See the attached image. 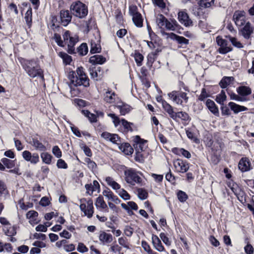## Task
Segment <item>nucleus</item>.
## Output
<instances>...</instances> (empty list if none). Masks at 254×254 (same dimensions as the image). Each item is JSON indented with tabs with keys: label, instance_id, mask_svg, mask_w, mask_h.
<instances>
[{
	"label": "nucleus",
	"instance_id": "6",
	"mask_svg": "<svg viewBox=\"0 0 254 254\" xmlns=\"http://www.w3.org/2000/svg\"><path fill=\"white\" fill-rule=\"evenodd\" d=\"M235 24L238 27L244 26L247 22L246 21V12L243 10L236 11L233 16Z\"/></svg>",
	"mask_w": 254,
	"mask_h": 254
},
{
	"label": "nucleus",
	"instance_id": "38",
	"mask_svg": "<svg viewBox=\"0 0 254 254\" xmlns=\"http://www.w3.org/2000/svg\"><path fill=\"white\" fill-rule=\"evenodd\" d=\"M175 117L174 120H176L177 118L181 119L184 121L189 122L190 120V118L188 114L185 112H179L176 113L175 114Z\"/></svg>",
	"mask_w": 254,
	"mask_h": 254
},
{
	"label": "nucleus",
	"instance_id": "42",
	"mask_svg": "<svg viewBox=\"0 0 254 254\" xmlns=\"http://www.w3.org/2000/svg\"><path fill=\"white\" fill-rule=\"evenodd\" d=\"M226 99V95L224 90H222L220 94L217 95L216 97V101L222 105H224V102Z\"/></svg>",
	"mask_w": 254,
	"mask_h": 254
},
{
	"label": "nucleus",
	"instance_id": "22",
	"mask_svg": "<svg viewBox=\"0 0 254 254\" xmlns=\"http://www.w3.org/2000/svg\"><path fill=\"white\" fill-rule=\"evenodd\" d=\"M168 36L171 39L176 40L180 44L188 45L189 44V40L183 36L177 35L174 33H170Z\"/></svg>",
	"mask_w": 254,
	"mask_h": 254
},
{
	"label": "nucleus",
	"instance_id": "62",
	"mask_svg": "<svg viewBox=\"0 0 254 254\" xmlns=\"http://www.w3.org/2000/svg\"><path fill=\"white\" fill-rule=\"evenodd\" d=\"M93 209L94 207H91V206L87 207V208L85 209V211L83 212L84 215L85 216H87V217L89 218H91L94 213Z\"/></svg>",
	"mask_w": 254,
	"mask_h": 254
},
{
	"label": "nucleus",
	"instance_id": "16",
	"mask_svg": "<svg viewBox=\"0 0 254 254\" xmlns=\"http://www.w3.org/2000/svg\"><path fill=\"white\" fill-rule=\"evenodd\" d=\"M174 164L175 168L181 173L186 172L189 169V164L180 159L177 160Z\"/></svg>",
	"mask_w": 254,
	"mask_h": 254
},
{
	"label": "nucleus",
	"instance_id": "29",
	"mask_svg": "<svg viewBox=\"0 0 254 254\" xmlns=\"http://www.w3.org/2000/svg\"><path fill=\"white\" fill-rule=\"evenodd\" d=\"M160 51V50L157 49L155 52H152L148 55L147 65L148 67H151L152 66V64L157 59L158 54Z\"/></svg>",
	"mask_w": 254,
	"mask_h": 254
},
{
	"label": "nucleus",
	"instance_id": "27",
	"mask_svg": "<svg viewBox=\"0 0 254 254\" xmlns=\"http://www.w3.org/2000/svg\"><path fill=\"white\" fill-rule=\"evenodd\" d=\"M206 106L212 113L215 115H218V109L213 101L207 99L206 102Z\"/></svg>",
	"mask_w": 254,
	"mask_h": 254
},
{
	"label": "nucleus",
	"instance_id": "41",
	"mask_svg": "<svg viewBox=\"0 0 254 254\" xmlns=\"http://www.w3.org/2000/svg\"><path fill=\"white\" fill-rule=\"evenodd\" d=\"M1 162L8 169H11L15 166V162L13 160H11L6 158H3L1 159Z\"/></svg>",
	"mask_w": 254,
	"mask_h": 254
},
{
	"label": "nucleus",
	"instance_id": "31",
	"mask_svg": "<svg viewBox=\"0 0 254 254\" xmlns=\"http://www.w3.org/2000/svg\"><path fill=\"white\" fill-rule=\"evenodd\" d=\"M234 78L232 76H224L219 82V85L222 88H226L234 80Z\"/></svg>",
	"mask_w": 254,
	"mask_h": 254
},
{
	"label": "nucleus",
	"instance_id": "26",
	"mask_svg": "<svg viewBox=\"0 0 254 254\" xmlns=\"http://www.w3.org/2000/svg\"><path fill=\"white\" fill-rule=\"evenodd\" d=\"M87 192L90 194H92L94 191L99 190L100 189V185L97 181H94L93 184H86L85 186Z\"/></svg>",
	"mask_w": 254,
	"mask_h": 254
},
{
	"label": "nucleus",
	"instance_id": "44",
	"mask_svg": "<svg viewBox=\"0 0 254 254\" xmlns=\"http://www.w3.org/2000/svg\"><path fill=\"white\" fill-rule=\"evenodd\" d=\"M41 157L43 162L47 164H50L52 156L47 152H43L41 154Z\"/></svg>",
	"mask_w": 254,
	"mask_h": 254
},
{
	"label": "nucleus",
	"instance_id": "49",
	"mask_svg": "<svg viewBox=\"0 0 254 254\" xmlns=\"http://www.w3.org/2000/svg\"><path fill=\"white\" fill-rule=\"evenodd\" d=\"M138 196L139 199L144 200L147 198L148 193L144 189L140 188L137 190Z\"/></svg>",
	"mask_w": 254,
	"mask_h": 254
},
{
	"label": "nucleus",
	"instance_id": "18",
	"mask_svg": "<svg viewBox=\"0 0 254 254\" xmlns=\"http://www.w3.org/2000/svg\"><path fill=\"white\" fill-rule=\"evenodd\" d=\"M99 239L103 245H106L111 243L113 241V237L111 234L103 231L100 234Z\"/></svg>",
	"mask_w": 254,
	"mask_h": 254
},
{
	"label": "nucleus",
	"instance_id": "9",
	"mask_svg": "<svg viewBox=\"0 0 254 254\" xmlns=\"http://www.w3.org/2000/svg\"><path fill=\"white\" fill-rule=\"evenodd\" d=\"M217 44L220 47L218 49L219 53L226 54L232 50V48L227 46V42L220 36H217L216 39Z\"/></svg>",
	"mask_w": 254,
	"mask_h": 254
},
{
	"label": "nucleus",
	"instance_id": "40",
	"mask_svg": "<svg viewBox=\"0 0 254 254\" xmlns=\"http://www.w3.org/2000/svg\"><path fill=\"white\" fill-rule=\"evenodd\" d=\"M77 52L80 56H85L88 52V46L87 44L82 43L77 49Z\"/></svg>",
	"mask_w": 254,
	"mask_h": 254
},
{
	"label": "nucleus",
	"instance_id": "61",
	"mask_svg": "<svg viewBox=\"0 0 254 254\" xmlns=\"http://www.w3.org/2000/svg\"><path fill=\"white\" fill-rule=\"evenodd\" d=\"M52 153L57 158H60L62 156V151L58 146H54L52 149Z\"/></svg>",
	"mask_w": 254,
	"mask_h": 254
},
{
	"label": "nucleus",
	"instance_id": "21",
	"mask_svg": "<svg viewBox=\"0 0 254 254\" xmlns=\"http://www.w3.org/2000/svg\"><path fill=\"white\" fill-rule=\"evenodd\" d=\"M116 97L117 95L115 93L109 89L106 91L104 95V101L109 103H113L115 102Z\"/></svg>",
	"mask_w": 254,
	"mask_h": 254
},
{
	"label": "nucleus",
	"instance_id": "60",
	"mask_svg": "<svg viewBox=\"0 0 254 254\" xmlns=\"http://www.w3.org/2000/svg\"><path fill=\"white\" fill-rule=\"evenodd\" d=\"M5 234L8 236H13L15 235L16 234V226H13L12 227H10L8 229L5 231Z\"/></svg>",
	"mask_w": 254,
	"mask_h": 254
},
{
	"label": "nucleus",
	"instance_id": "47",
	"mask_svg": "<svg viewBox=\"0 0 254 254\" xmlns=\"http://www.w3.org/2000/svg\"><path fill=\"white\" fill-rule=\"evenodd\" d=\"M24 19L27 24L30 26L32 23V11L31 8H29L25 13Z\"/></svg>",
	"mask_w": 254,
	"mask_h": 254
},
{
	"label": "nucleus",
	"instance_id": "55",
	"mask_svg": "<svg viewBox=\"0 0 254 254\" xmlns=\"http://www.w3.org/2000/svg\"><path fill=\"white\" fill-rule=\"evenodd\" d=\"M54 39L58 46L64 47V41L62 40L60 34L55 33L54 36Z\"/></svg>",
	"mask_w": 254,
	"mask_h": 254
},
{
	"label": "nucleus",
	"instance_id": "37",
	"mask_svg": "<svg viewBox=\"0 0 254 254\" xmlns=\"http://www.w3.org/2000/svg\"><path fill=\"white\" fill-rule=\"evenodd\" d=\"M95 205L97 207H100L102 209L107 208L105 211L108 212L107 205L104 201L103 196H99L97 198Z\"/></svg>",
	"mask_w": 254,
	"mask_h": 254
},
{
	"label": "nucleus",
	"instance_id": "7",
	"mask_svg": "<svg viewBox=\"0 0 254 254\" xmlns=\"http://www.w3.org/2000/svg\"><path fill=\"white\" fill-rule=\"evenodd\" d=\"M178 19L179 21L186 27L193 25V22L186 10L180 11L178 12Z\"/></svg>",
	"mask_w": 254,
	"mask_h": 254
},
{
	"label": "nucleus",
	"instance_id": "11",
	"mask_svg": "<svg viewBox=\"0 0 254 254\" xmlns=\"http://www.w3.org/2000/svg\"><path fill=\"white\" fill-rule=\"evenodd\" d=\"M101 136L106 140L110 141L114 144L118 145L121 144V138L117 134L105 131L102 133Z\"/></svg>",
	"mask_w": 254,
	"mask_h": 254
},
{
	"label": "nucleus",
	"instance_id": "12",
	"mask_svg": "<svg viewBox=\"0 0 254 254\" xmlns=\"http://www.w3.org/2000/svg\"><path fill=\"white\" fill-rule=\"evenodd\" d=\"M60 19L61 24L64 26H67L71 21L72 15L68 10H62L60 11Z\"/></svg>",
	"mask_w": 254,
	"mask_h": 254
},
{
	"label": "nucleus",
	"instance_id": "35",
	"mask_svg": "<svg viewBox=\"0 0 254 254\" xmlns=\"http://www.w3.org/2000/svg\"><path fill=\"white\" fill-rule=\"evenodd\" d=\"M132 21L134 25L137 27H141L143 26V18L141 14L139 13V14L134 15L132 18Z\"/></svg>",
	"mask_w": 254,
	"mask_h": 254
},
{
	"label": "nucleus",
	"instance_id": "13",
	"mask_svg": "<svg viewBox=\"0 0 254 254\" xmlns=\"http://www.w3.org/2000/svg\"><path fill=\"white\" fill-rule=\"evenodd\" d=\"M240 30L242 36L246 39L251 38V35L253 33L254 29L249 21H248Z\"/></svg>",
	"mask_w": 254,
	"mask_h": 254
},
{
	"label": "nucleus",
	"instance_id": "32",
	"mask_svg": "<svg viewBox=\"0 0 254 254\" xmlns=\"http://www.w3.org/2000/svg\"><path fill=\"white\" fill-rule=\"evenodd\" d=\"M105 181L107 185L111 187L113 190H118L121 188V186L115 181L111 177H107L105 179Z\"/></svg>",
	"mask_w": 254,
	"mask_h": 254
},
{
	"label": "nucleus",
	"instance_id": "14",
	"mask_svg": "<svg viewBox=\"0 0 254 254\" xmlns=\"http://www.w3.org/2000/svg\"><path fill=\"white\" fill-rule=\"evenodd\" d=\"M167 19L163 14L159 15L156 18V23L160 29V32L162 35L168 36L170 34L166 32L164 29V27H165V23L167 22Z\"/></svg>",
	"mask_w": 254,
	"mask_h": 254
},
{
	"label": "nucleus",
	"instance_id": "8",
	"mask_svg": "<svg viewBox=\"0 0 254 254\" xmlns=\"http://www.w3.org/2000/svg\"><path fill=\"white\" fill-rule=\"evenodd\" d=\"M75 73L79 79L78 83H80V84L84 87H88L90 85L89 79L85 74L84 68L82 66L77 67Z\"/></svg>",
	"mask_w": 254,
	"mask_h": 254
},
{
	"label": "nucleus",
	"instance_id": "30",
	"mask_svg": "<svg viewBox=\"0 0 254 254\" xmlns=\"http://www.w3.org/2000/svg\"><path fill=\"white\" fill-rule=\"evenodd\" d=\"M162 106L164 110L169 115L170 117L173 119H174L176 113L174 112L172 106L166 101H163Z\"/></svg>",
	"mask_w": 254,
	"mask_h": 254
},
{
	"label": "nucleus",
	"instance_id": "39",
	"mask_svg": "<svg viewBox=\"0 0 254 254\" xmlns=\"http://www.w3.org/2000/svg\"><path fill=\"white\" fill-rule=\"evenodd\" d=\"M110 251L115 254H124V253L121 251L122 247L116 243L111 245Z\"/></svg>",
	"mask_w": 254,
	"mask_h": 254
},
{
	"label": "nucleus",
	"instance_id": "59",
	"mask_svg": "<svg viewBox=\"0 0 254 254\" xmlns=\"http://www.w3.org/2000/svg\"><path fill=\"white\" fill-rule=\"evenodd\" d=\"M103 194L108 199V200H111L114 196V193L109 189L104 190L103 191Z\"/></svg>",
	"mask_w": 254,
	"mask_h": 254
},
{
	"label": "nucleus",
	"instance_id": "45",
	"mask_svg": "<svg viewBox=\"0 0 254 254\" xmlns=\"http://www.w3.org/2000/svg\"><path fill=\"white\" fill-rule=\"evenodd\" d=\"M89 72L91 76V77L94 79V80H98V77L101 76H99V74L98 72V71L96 70L95 65H92L89 67Z\"/></svg>",
	"mask_w": 254,
	"mask_h": 254
},
{
	"label": "nucleus",
	"instance_id": "1",
	"mask_svg": "<svg viewBox=\"0 0 254 254\" xmlns=\"http://www.w3.org/2000/svg\"><path fill=\"white\" fill-rule=\"evenodd\" d=\"M19 62L28 75L32 78L39 76L44 78L42 70L34 60H27L21 58Z\"/></svg>",
	"mask_w": 254,
	"mask_h": 254
},
{
	"label": "nucleus",
	"instance_id": "52",
	"mask_svg": "<svg viewBox=\"0 0 254 254\" xmlns=\"http://www.w3.org/2000/svg\"><path fill=\"white\" fill-rule=\"evenodd\" d=\"M101 51L100 46L97 45L95 43H91L90 53L91 54H95L99 53Z\"/></svg>",
	"mask_w": 254,
	"mask_h": 254
},
{
	"label": "nucleus",
	"instance_id": "23",
	"mask_svg": "<svg viewBox=\"0 0 254 254\" xmlns=\"http://www.w3.org/2000/svg\"><path fill=\"white\" fill-rule=\"evenodd\" d=\"M237 92L241 97H245L252 93L251 88L246 86H240L237 88Z\"/></svg>",
	"mask_w": 254,
	"mask_h": 254
},
{
	"label": "nucleus",
	"instance_id": "10",
	"mask_svg": "<svg viewBox=\"0 0 254 254\" xmlns=\"http://www.w3.org/2000/svg\"><path fill=\"white\" fill-rule=\"evenodd\" d=\"M23 159L31 164H36L39 162V155L37 153L32 154L29 151L25 150L22 152Z\"/></svg>",
	"mask_w": 254,
	"mask_h": 254
},
{
	"label": "nucleus",
	"instance_id": "46",
	"mask_svg": "<svg viewBox=\"0 0 254 254\" xmlns=\"http://www.w3.org/2000/svg\"><path fill=\"white\" fill-rule=\"evenodd\" d=\"M119 245L127 249H129V243L127 239L125 237H120L118 239Z\"/></svg>",
	"mask_w": 254,
	"mask_h": 254
},
{
	"label": "nucleus",
	"instance_id": "54",
	"mask_svg": "<svg viewBox=\"0 0 254 254\" xmlns=\"http://www.w3.org/2000/svg\"><path fill=\"white\" fill-rule=\"evenodd\" d=\"M177 197L181 202H185L188 198L187 194L182 190H179L178 192Z\"/></svg>",
	"mask_w": 254,
	"mask_h": 254
},
{
	"label": "nucleus",
	"instance_id": "25",
	"mask_svg": "<svg viewBox=\"0 0 254 254\" xmlns=\"http://www.w3.org/2000/svg\"><path fill=\"white\" fill-rule=\"evenodd\" d=\"M152 241L154 247L157 251L159 252H163L164 251V248L162 245L161 242L158 236L152 235Z\"/></svg>",
	"mask_w": 254,
	"mask_h": 254
},
{
	"label": "nucleus",
	"instance_id": "5",
	"mask_svg": "<svg viewBox=\"0 0 254 254\" xmlns=\"http://www.w3.org/2000/svg\"><path fill=\"white\" fill-rule=\"evenodd\" d=\"M125 180L127 183L132 186L141 183L142 179L135 170L132 169H128L125 171Z\"/></svg>",
	"mask_w": 254,
	"mask_h": 254
},
{
	"label": "nucleus",
	"instance_id": "34",
	"mask_svg": "<svg viewBox=\"0 0 254 254\" xmlns=\"http://www.w3.org/2000/svg\"><path fill=\"white\" fill-rule=\"evenodd\" d=\"M68 78L70 80L71 83L74 86H81L80 83H78L79 79L77 77V75L75 71H72L69 72L68 74Z\"/></svg>",
	"mask_w": 254,
	"mask_h": 254
},
{
	"label": "nucleus",
	"instance_id": "48",
	"mask_svg": "<svg viewBox=\"0 0 254 254\" xmlns=\"http://www.w3.org/2000/svg\"><path fill=\"white\" fill-rule=\"evenodd\" d=\"M134 58L137 66H141L143 60V56L139 52H135Z\"/></svg>",
	"mask_w": 254,
	"mask_h": 254
},
{
	"label": "nucleus",
	"instance_id": "28",
	"mask_svg": "<svg viewBox=\"0 0 254 254\" xmlns=\"http://www.w3.org/2000/svg\"><path fill=\"white\" fill-rule=\"evenodd\" d=\"M179 26V24L175 19H171L170 20L167 19L165 27L167 30L175 31Z\"/></svg>",
	"mask_w": 254,
	"mask_h": 254
},
{
	"label": "nucleus",
	"instance_id": "3",
	"mask_svg": "<svg viewBox=\"0 0 254 254\" xmlns=\"http://www.w3.org/2000/svg\"><path fill=\"white\" fill-rule=\"evenodd\" d=\"M64 43L67 45V52L70 54L75 53L74 46L78 41V37L75 35L74 37L70 35L69 31H66L63 35Z\"/></svg>",
	"mask_w": 254,
	"mask_h": 254
},
{
	"label": "nucleus",
	"instance_id": "57",
	"mask_svg": "<svg viewBox=\"0 0 254 254\" xmlns=\"http://www.w3.org/2000/svg\"><path fill=\"white\" fill-rule=\"evenodd\" d=\"M120 196L125 200H128L130 198V195L124 189H122L119 192Z\"/></svg>",
	"mask_w": 254,
	"mask_h": 254
},
{
	"label": "nucleus",
	"instance_id": "63",
	"mask_svg": "<svg viewBox=\"0 0 254 254\" xmlns=\"http://www.w3.org/2000/svg\"><path fill=\"white\" fill-rule=\"evenodd\" d=\"M38 215L37 211L34 210H30L26 214V217L27 219H34Z\"/></svg>",
	"mask_w": 254,
	"mask_h": 254
},
{
	"label": "nucleus",
	"instance_id": "4",
	"mask_svg": "<svg viewBox=\"0 0 254 254\" xmlns=\"http://www.w3.org/2000/svg\"><path fill=\"white\" fill-rule=\"evenodd\" d=\"M168 97L175 103L182 105L183 102L187 103L189 100L187 94L182 91H173L168 94Z\"/></svg>",
	"mask_w": 254,
	"mask_h": 254
},
{
	"label": "nucleus",
	"instance_id": "58",
	"mask_svg": "<svg viewBox=\"0 0 254 254\" xmlns=\"http://www.w3.org/2000/svg\"><path fill=\"white\" fill-rule=\"evenodd\" d=\"M57 166V167L60 169H66L68 167L67 164L64 160L62 159H59V160H58Z\"/></svg>",
	"mask_w": 254,
	"mask_h": 254
},
{
	"label": "nucleus",
	"instance_id": "33",
	"mask_svg": "<svg viewBox=\"0 0 254 254\" xmlns=\"http://www.w3.org/2000/svg\"><path fill=\"white\" fill-rule=\"evenodd\" d=\"M31 144L34 146L36 150H39L41 151H44L46 150V146L42 144L37 139L33 138L31 142Z\"/></svg>",
	"mask_w": 254,
	"mask_h": 254
},
{
	"label": "nucleus",
	"instance_id": "51",
	"mask_svg": "<svg viewBox=\"0 0 254 254\" xmlns=\"http://www.w3.org/2000/svg\"><path fill=\"white\" fill-rule=\"evenodd\" d=\"M61 57L63 59L64 62L66 64H69L72 61L71 57L64 53H60Z\"/></svg>",
	"mask_w": 254,
	"mask_h": 254
},
{
	"label": "nucleus",
	"instance_id": "50",
	"mask_svg": "<svg viewBox=\"0 0 254 254\" xmlns=\"http://www.w3.org/2000/svg\"><path fill=\"white\" fill-rule=\"evenodd\" d=\"M108 116L112 118L113 122L115 127H117L121 123V120L115 114L110 113Z\"/></svg>",
	"mask_w": 254,
	"mask_h": 254
},
{
	"label": "nucleus",
	"instance_id": "36",
	"mask_svg": "<svg viewBox=\"0 0 254 254\" xmlns=\"http://www.w3.org/2000/svg\"><path fill=\"white\" fill-rule=\"evenodd\" d=\"M117 107L120 109L121 115L123 116L128 113L131 111V107L130 106L122 103L121 105L117 106Z\"/></svg>",
	"mask_w": 254,
	"mask_h": 254
},
{
	"label": "nucleus",
	"instance_id": "20",
	"mask_svg": "<svg viewBox=\"0 0 254 254\" xmlns=\"http://www.w3.org/2000/svg\"><path fill=\"white\" fill-rule=\"evenodd\" d=\"M106 60L105 57L102 55H96L92 56L89 59V62L95 65L97 64H102L106 62Z\"/></svg>",
	"mask_w": 254,
	"mask_h": 254
},
{
	"label": "nucleus",
	"instance_id": "64",
	"mask_svg": "<svg viewBox=\"0 0 254 254\" xmlns=\"http://www.w3.org/2000/svg\"><path fill=\"white\" fill-rule=\"evenodd\" d=\"M129 13L132 17L136 15L139 13L137 11V7L135 5L130 6L129 7Z\"/></svg>",
	"mask_w": 254,
	"mask_h": 254
},
{
	"label": "nucleus",
	"instance_id": "2",
	"mask_svg": "<svg viewBox=\"0 0 254 254\" xmlns=\"http://www.w3.org/2000/svg\"><path fill=\"white\" fill-rule=\"evenodd\" d=\"M70 9L74 16L80 18H84L88 13L87 6L79 1L73 2L70 6Z\"/></svg>",
	"mask_w": 254,
	"mask_h": 254
},
{
	"label": "nucleus",
	"instance_id": "53",
	"mask_svg": "<svg viewBox=\"0 0 254 254\" xmlns=\"http://www.w3.org/2000/svg\"><path fill=\"white\" fill-rule=\"evenodd\" d=\"M121 123L122 126L127 131H132V129L131 127V125H132V123L127 122L124 119L121 120Z\"/></svg>",
	"mask_w": 254,
	"mask_h": 254
},
{
	"label": "nucleus",
	"instance_id": "15",
	"mask_svg": "<svg viewBox=\"0 0 254 254\" xmlns=\"http://www.w3.org/2000/svg\"><path fill=\"white\" fill-rule=\"evenodd\" d=\"M239 169L242 172H247L252 169L251 164L247 157L242 158L238 164Z\"/></svg>",
	"mask_w": 254,
	"mask_h": 254
},
{
	"label": "nucleus",
	"instance_id": "24",
	"mask_svg": "<svg viewBox=\"0 0 254 254\" xmlns=\"http://www.w3.org/2000/svg\"><path fill=\"white\" fill-rule=\"evenodd\" d=\"M119 148L126 155H131L133 152V149L128 143H123L119 144Z\"/></svg>",
	"mask_w": 254,
	"mask_h": 254
},
{
	"label": "nucleus",
	"instance_id": "19",
	"mask_svg": "<svg viewBox=\"0 0 254 254\" xmlns=\"http://www.w3.org/2000/svg\"><path fill=\"white\" fill-rule=\"evenodd\" d=\"M231 110L233 111L234 113L237 114L239 112L247 111L248 109L247 107L239 105L234 102H230L228 104Z\"/></svg>",
	"mask_w": 254,
	"mask_h": 254
},
{
	"label": "nucleus",
	"instance_id": "43",
	"mask_svg": "<svg viewBox=\"0 0 254 254\" xmlns=\"http://www.w3.org/2000/svg\"><path fill=\"white\" fill-rule=\"evenodd\" d=\"M228 95L230 97V99L231 100H234L237 101H246L247 100V98L246 97H243L240 96V95H237L235 93L229 91H227Z\"/></svg>",
	"mask_w": 254,
	"mask_h": 254
},
{
	"label": "nucleus",
	"instance_id": "56",
	"mask_svg": "<svg viewBox=\"0 0 254 254\" xmlns=\"http://www.w3.org/2000/svg\"><path fill=\"white\" fill-rule=\"evenodd\" d=\"M229 40L234 46L238 48H241L243 47L242 44L240 42L238 41L236 38L230 37Z\"/></svg>",
	"mask_w": 254,
	"mask_h": 254
},
{
	"label": "nucleus",
	"instance_id": "17",
	"mask_svg": "<svg viewBox=\"0 0 254 254\" xmlns=\"http://www.w3.org/2000/svg\"><path fill=\"white\" fill-rule=\"evenodd\" d=\"M144 145L143 140L138 135H136L133 144L136 154L139 155L144 150Z\"/></svg>",
	"mask_w": 254,
	"mask_h": 254
}]
</instances>
